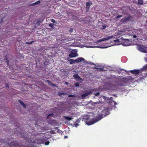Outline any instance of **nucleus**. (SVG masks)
Listing matches in <instances>:
<instances>
[{"label":"nucleus","mask_w":147,"mask_h":147,"mask_svg":"<svg viewBox=\"0 0 147 147\" xmlns=\"http://www.w3.org/2000/svg\"><path fill=\"white\" fill-rule=\"evenodd\" d=\"M113 36H108L106 38H104V40L105 41L108 40H109V39L113 38Z\"/></svg>","instance_id":"obj_13"},{"label":"nucleus","mask_w":147,"mask_h":147,"mask_svg":"<svg viewBox=\"0 0 147 147\" xmlns=\"http://www.w3.org/2000/svg\"><path fill=\"white\" fill-rule=\"evenodd\" d=\"M65 118L67 120H70L72 119V118L67 116L65 117Z\"/></svg>","instance_id":"obj_20"},{"label":"nucleus","mask_w":147,"mask_h":147,"mask_svg":"<svg viewBox=\"0 0 147 147\" xmlns=\"http://www.w3.org/2000/svg\"><path fill=\"white\" fill-rule=\"evenodd\" d=\"M74 77L76 80H77L79 79H80L81 80H82V79L77 74L74 75Z\"/></svg>","instance_id":"obj_14"},{"label":"nucleus","mask_w":147,"mask_h":147,"mask_svg":"<svg viewBox=\"0 0 147 147\" xmlns=\"http://www.w3.org/2000/svg\"><path fill=\"white\" fill-rule=\"evenodd\" d=\"M72 38L71 37H67L65 39V40H68V41L71 40H72Z\"/></svg>","instance_id":"obj_21"},{"label":"nucleus","mask_w":147,"mask_h":147,"mask_svg":"<svg viewBox=\"0 0 147 147\" xmlns=\"http://www.w3.org/2000/svg\"><path fill=\"white\" fill-rule=\"evenodd\" d=\"M53 115V114H49V115L48 116V117H47V118L48 119H49V116H52V115Z\"/></svg>","instance_id":"obj_33"},{"label":"nucleus","mask_w":147,"mask_h":147,"mask_svg":"<svg viewBox=\"0 0 147 147\" xmlns=\"http://www.w3.org/2000/svg\"><path fill=\"white\" fill-rule=\"evenodd\" d=\"M106 115H103L102 114H99L98 117L96 118L90 120L88 122H86V124L88 125H90L94 124L95 123L99 121L102 118H103L104 117H105Z\"/></svg>","instance_id":"obj_1"},{"label":"nucleus","mask_w":147,"mask_h":147,"mask_svg":"<svg viewBox=\"0 0 147 147\" xmlns=\"http://www.w3.org/2000/svg\"><path fill=\"white\" fill-rule=\"evenodd\" d=\"M47 82H48L49 83V84H50V83H51V82L50 81H49V80H47Z\"/></svg>","instance_id":"obj_40"},{"label":"nucleus","mask_w":147,"mask_h":147,"mask_svg":"<svg viewBox=\"0 0 147 147\" xmlns=\"http://www.w3.org/2000/svg\"><path fill=\"white\" fill-rule=\"evenodd\" d=\"M32 43V42H27V43L28 44H30Z\"/></svg>","instance_id":"obj_38"},{"label":"nucleus","mask_w":147,"mask_h":147,"mask_svg":"<svg viewBox=\"0 0 147 147\" xmlns=\"http://www.w3.org/2000/svg\"><path fill=\"white\" fill-rule=\"evenodd\" d=\"M49 144V141L45 143V145H48Z\"/></svg>","instance_id":"obj_29"},{"label":"nucleus","mask_w":147,"mask_h":147,"mask_svg":"<svg viewBox=\"0 0 147 147\" xmlns=\"http://www.w3.org/2000/svg\"><path fill=\"white\" fill-rule=\"evenodd\" d=\"M84 61V59L82 57H80L77 58L76 59V63H79L82 61Z\"/></svg>","instance_id":"obj_9"},{"label":"nucleus","mask_w":147,"mask_h":147,"mask_svg":"<svg viewBox=\"0 0 147 147\" xmlns=\"http://www.w3.org/2000/svg\"><path fill=\"white\" fill-rule=\"evenodd\" d=\"M121 38L119 39L114 40L113 42L115 43V45H121Z\"/></svg>","instance_id":"obj_6"},{"label":"nucleus","mask_w":147,"mask_h":147,"mask_svg":"<svg viewBox=\"0 0 147 147\" xmlns=\"http://www.w3.org/2000/svg\"><path fill=\"white\" fill-rule=\"evenodd\" d=\"M51 22L53 23H55V21L54 19H52L51 20Z\"/></svg>","instance_id":"obj_32"},{"label":"nucleus","mask_w":147,"mask_h":147,"mask_svg":"<svg viewBox=\"0 0 147 147\" xmlns=\"http://www.w3.org/2000/svg\"><path fill=\"white\" fill-rule=\"evenodd\" d=\"M121 33V31H119V34H120Z\"/></svg>","instance_id":"obj_45"},{"label":"nucleus","mask_w":147,"mask_h":147,"mask_svg":"<svg viewBox=\"0 0 147 147\" xmlns=\"http://www.w3.org/2000/svg\"><path fill=\"white\" fill-rule=\"evenodd\" d=\"M106 27V26H102V29H105Z\"/></svg>","instance_id":"obj_35"},{"label":"nucleus","mask_w":147,"mask_h":147,"mask_svg":"<svg viewBox=\"0 0 147 147\" xmlns=\"http://www.w3.org/2000/svg\"><path fill=\"white\" fill-rule=\"evenodd\" d=\"M138 2L139 4H143V0H138Z\"/></svg>","instance_id":"obj_22"},{"label":"nucleus","mask_w":147,"mask_h":147,"mask_svg":"<svg viewBox=\"0 0 147 147\" xmlns=\"http://www.w3.org/2000/svg\"><path fill=\"white\" fill-rule=\"evenodd\" d=\"M113 102H114V104L115 105H116L117 104V103L116 102L113 101Z\"/></svg>","instance_id":"obj_37"},{"label":"nucleus","mask_w":147,"mask_h":147,"mask_svg":"<svg viewBox=\"0 0 147 147\" xmlns=\"http://www.w3.org/2000/svg\"><path fill=\"white\" fill-rule=\"evenodd\" d=\"M92 2L91 1H89L86 3V11H88L90 7V6L92 4Z\"/></svg>","instance_id":"obj_8"},{"label":"nucleus","mask_w":147,"mask_h":147,"mask_svg":"<svg viewBox=\"0 0 147 147\" xmlns=\"http://www.w3.org/2000/svg\"><path fill=\"white\" fill-rule=\"evenodd\" d=\"M91 47V48H95V47H98L99 48H105V47H98V46H88L87 47Z\"/></svg>","instance_id":"obj_19"},{"label":"nucleus","mask_w":147,"mask_h":147,"mask_svg":"<svg viewBox=\"0 0 147 147\" xmlns=\"http://www.w3.org/2000/svg\"><path fill=\"white\" fill-rule=\"evenodd\" d=\"M99 94H100L98 92L97 93L95 94H94V95H95L96 96H98V95H99Z\"/></svg>","instance_id":"obj_34"},{"label":"nucleus","mask_w":147,"mask_h":147,"mask_svg":"<svg viewBox=\"0 0 147 147\" xmlns=\"http://www.w3.org/2000/svg\"><path fill=\"white\" fill-rule=\"evenodd\" d=\"M4 142V141L3 140V139H1L0 140V145H1Z\"/></svg>","instance_id":"obj_23"},{"label":"nucleus","mask_w":147,"mask_h":147,"mask_svg":"<svg viewBox=\"0 0 147 147\" xmlns=\"http://www.w3.org/2000/svg\"><path fill=\"white\" fill-rule=\"evenodd\" d=\"M40 1H37L36 2H35V3H33L31 4L30 5H31V6H34V5H38L39 4H40Z\"/></svg>","instance_id":"obj_11"},{"label":"nucleus","mask_w":147,"mask_h":147,"mask_svg":"<svg viewBox=\"0 0 147 147\" xmlns=\"http://www.w3.org/2000/svg\"><path fill=\"white\" fill-rule=\"evenodd\" d=\"M129 19V17H126L124 18H122L121 19V20L123 22H125L128 20Z\"/></svg>","instance_id":"obj_16"},{"label":"nucleus","mask_w":147,"mask_h":147,"mask_svg":"<svg viewBox=\"0 0 147 147\" xmlns=\"http://www.w3.org/2000/svg\"><path fill=\"white\" fill-rule=\"evenodd\" d=\"M19 102L22 105L23 107L24 108H25L26 107V105L24 103V102L20 100H19Z\"/></svg>","instance_id":"obj_12"},{"label":"nucleus","mask_w":147,"mask_h":147,"mask_svg":"<svg viewBox=\"0 0 147 147\" xmlns=\"http://www.w3.org/2000/svg\"><path fill=\"white\" fill-rule=\"evenodd\" d=\"M78 124H75V126L76 127H77V126H78Z\"/></svg>","instance_id":"obj_41"},{"label":"nucleus","mask_w":147,"mask_h":147,"mask_svg":"<svg viewBox=\"0 0 147 147\" xmlns=\"http://www.w3.org/2000/svg\"><path fill=\"white\" fill-rule=\"evenodd\" d=\"M73 31V28H71L69 30V32H72Z\"/></svg>","instance_id":"obj_28"},{"label":"nucleus","mask_w":147,"mask_h":147,"mask_svg":"<svg viewBox=\"0 0 147 147\" xmlns=\"http://www.w3.org/2000/svg\"><path fill=\"white\" fill-rule=\"evenodd\" d=\"M133 37L134 38H136L137 37V36L136 35H134L133 36Z\"/></svg>","instance_id":"obj_39"},{"label":"nucleus","mask_w":147,"mask_h":147,"mask_svg":"<svg viewBox=\"0 0 147 147\" xmlns=\"http://www.w3.org/2000/svg\"><path fill=\"white\" fill-rule=\"evenodd\" d=\"M8 143L10 147H19L20 146L18 145V143L14 141H9L8 142L7 141H6Z\"/></svg>","instance_id":"obj_2"},{"label":"nucleus","mask_w":147,"mask_h":147,"mask_svg":"<svg viewBox=\"0 0 147 147\" xmlns=\"http://www.w3.org/2000/svg\"><path fill=\"white\" fill-rule=\"evenodd\" d=\"M100 41L102 42L105 41L104 38L100 39Z\"/></svg>","instance_id":"obj_30"},{"label":"nucleus","mask_w":147,"mask_h":147,"mask_svg":"<svg viewBox=\"0 0 147 147\" xmlns=\"http://www.w3.org/2000/svg\"><path fill=\"white\" fill-rule=\"evenodd\" d=\"M65 83H66V84H67V82H65Z\"/></svg>","instance_id":"obj_46"},{"label":"nucleus","mask_w":147,"mask_h":147,"mask_svg":"<svg viewBox=\"0 0 147 147\" xmlns=\"http://www.w3.org/2000/svg\"><path fill=\"white\" fill-rule=\"evenodd\" d=\"M121 45L124 46H128L130 45V41L128 39H124L121 37Z\"/></svg>","instance_id":"obj_3"},{"label":"nucleus","mask_w":147,"mask_h":147,"mask_svg":"<svg viewBox=\"0 0 147 147\" xmlns=\"http://www.w3.org/2000/svg\"><path fill=\"white\" fill-rule=\"evenodd\" d=\"M145 59V61L147 62V58H146Z\"/></svg>","instance_id":"obj_42"},{"label":"nucleus","mask_w":147,"mask_h":147,"mask_svg":"<svg viewBox=\"0 0 147 147\" xmlns=\"http://www.w3.org/2000/svg\"><path fill=\"white\" fill-rule=\"evenodd\" d=\"M69 61H70V63L71 64H72L75 63H76V59L74 60L73 59H70L69 60Z\"/></svg>","instance_id":"obj_17"},{"label":"nucleus","mask_w":147,"mask_h":147,"mask_svg":"<svg viewBox=\"0 0 147 147\" xmlns=\"http://www.w3.org/2000/svg\"><path fill=\"white\" fill-rule=\"evenodd\" d=\"M6 62L7 63V65H8V63H9V61H8V60H7V59H6Z\"/></svg>","instance_id":"obj_36"},{"label":"nucleus","mask_w":147,"mask_h":147,"mask_svg":"<svg viewBox=\"0 0 147 147\" xmlns=\"http://www.w3.org/2000/svg\"><path fill=\"white\" fill-rule=\"evenodd\" d=\"M49 26L51 28H53V24L52 23L50 24H49Z\"/></svg>","instance_id":"obj_26"},{"label":"nucleus","mask_w":147,"mask_h":147,"mask_svg":"<svg viewBox=\"0 0 147 147\" xmlns=\"http://www.w3.org/2000/svg\"><path fill=\"white\" fill-rule=\"evenodd\" d=\"M101 42V41H100V40H98V41L96 42Z\"/></svg>","instance_id":"obj_43"},{"label":"nucleus","mask_w":147,"mask_h":147,"mask_svg":"<svg viewBox=\"0 0 147 147\" xmlns=\"http://www.w3.org/2000/svg\"><path fill=\"white\" fill-rule=\"evenodd\" d=\"M147 70V64L145 65L142 68V71H146Z\"/></svg>","instance_id":"obj_18"},{"label":"nucleus","mask_w":147,"mask_h":147,"mask_svg":"<svg viewBox=\"0 0 147 147\" xmlns=\"http://www.w3.org/2000/svg\"><path fill=\"white\" fill-rule=\"evenodd\" d=\"M112 98V97H111L110 98H107V97L106 98V100H107V102H111L112 101V99L111 98Z\"/></svg>","instance_id":"obj_15"},{"label":"nucleus","mask_w":147,"mask_h":147,"mask_svg":"<svg viewBox=\"0 0 147 147\" xmlns=\"http://www.w3.org/2000/svg\"><path fill=\"white\" fill-rule=\"evenodd\" d=\"M100 102H94V103H93V104H93V105L94 106L95 105V104H98Z\"/></svg>","instance_id":"obj_31"},{"label":"nucleus","mask_w":147,"mask_h":147,"mask_svg":"<svg viewBox=\"0 0 147 147\" xmlns=\"http://www.w3.org/2000/svg\"><path fill=\"white\" fill-rule=\"evenodd\" d=\"M75 85L76 87H78L79 86V85L78 83H76L75 84Z\"/></svg>","instance_id":"obj_27"},{"label":"nucleus","mask_w":147,"mask_h":147,"mask_svg":"<svg viewBox=\"0 0 147 147\" xmlns=\"http://www.w3.org/2000/svg\"><path fill=\"white\" fill-rule=\"evenodd\" d=\"M67 137H67V136H64V138H67Z\"/></svg>","instance_id":"obj_44"},{"label":"nucleus","mask_w":147,"mask_h":147,"mask_svg":"<svg viewBox=\"0 0 147 147\" xmlns=\"http://www.w3.org/2000/svg\"><path fill=\"white\" fill-rule=\"evenodd\" d=\"M131 72L134 74H138L140 72V70H132Z\"/></svg>","instance_id":"obj_10"},{"label":"nucleus","mask_w":147,"mask_h":147,"mask_svg":"<svg viewBox=\"0 0 147 147\" xmlns=\"http://www.w3.org/2000/svg\"><path fill=\"white\" fill-rule=\"evenodd\" d=\"M92 92L91 91H90L85 93H84L81 95V97L82 98L84 99L86 98V97L87 96L89 95H90L91 94Z\"/></svg>","instance_id":"obj_7"},{"label":"nucleus","mask_w":147,"mask_h":147,"mask_svg":"<svg viewBox=\"0 0 147 147\" xmlns=\"http://www.w3.org/2000/svg\"><path fill=\"white\" fill-rule=\"evenodd\" d=\"M78 51L76 49H74L72 51L71 53L69 55V57H75L78 56L77 53Z\"/></svg>","instance_id":"obj_5"},{"label":"nucleus","mask_w":147,"mask_h":147,"mask_svg":"<svg viewBox=\"0 0 147 147\" xmlns=\"http://www.w3.org/2000/svg\"><path fill=\"white\" fill-rule=\"evenodd\" d=\"M137 49L141 52L147 53V47L143 45L138 46L137 47Z\"/></svg>","instance_id":"obj_4"},{"label":"nucleus","mask_w":147,"mask_h":147,"mask_svg":"<svg viewBox=\"0 0 147 147\" xmlns=\"http://www.w3.org/2000/svg\"><path fill=\"white\" fill-rule=\"evenodd\" d=\"M146 23L147 24V20H146Z\"/></svg>","instance_id":"obj_47"},{"label":"nucleus","mask_w":147,"mask_h":147,"mask_svg":"<svg viewBox=\"0 0 147 147\" xmlns=\"http://www.w3.org/2000/svg\"><path fill=\"white\" fill-rule=\"evenodd\" d=\"M122 16L121 15H118L116 17L115 20H117L116 19H117L119 18H121V17H122Z\"/></svg>","instance_id":"obj_24"},{"label":"nucleus","mask_w":147,"mask_h":147,"mask_svg":"<svg viewBox=\"0 0 147 147\" xmlns=\"http://www.w3.org/2000/svg\"><path fill=\"white\" fill-rule=\"evenodd\" d=\"M103 112H106L107 113H106V115H107L109 114V112L108 111H107L106 110H104L103 111Z\"/></svg>","instance_id":"obj_25"}]
</instances>
